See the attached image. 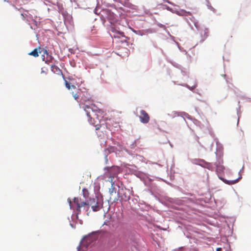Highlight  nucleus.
Wrapping results in <instances>:
<instances>
[{
    "instance_id": "nucleus-14",
    "label": "nucleus",
    "mask_w": 251,
    "mask_h": 251,
    "mask_svg": "<svg viewBox=\"0 0 251 251\" xmlns=\"http://www.w3.org/2000/svg\"><path fill=\"white\" fill-rule=\"evenodd\" d=\"M48 71V69L45 67H43L41 68V73L47 74Z\"/></svg>"
},
{
    "instance_id": "nucleus-9",
    "label": "nucleus",
    "mask_w": 251,
    "mask_h": 251,
    "mask_svg": "<svg viewBox=\"0 0 251 251\" xmlns=\"http://www.w3.org/2000/svg\"><path fill=\"white\" fill-rule=\"evenodd\" d=\"M110 181L111 182V188L109 189V192L110 195H112L113 193H116V189L114 187V182H113L112 179L110 180Z\"/></svg>"
},
{
    "instance_id": "nucleus-2",
    "label": "nucleus",
    "mask_w": 251,
    "mask_h": 251,
    "mask_svg": "<svg viewBox=\"0 0 251 251\" xmlns=\"http://www.w3.org/2000/svg\"><path fill=\"white\" fill-rule=\"evenodd\" d=\"M69 202L71 208L75 209L78 214L80 213L81 209L82 207H86V211H87L90 206L93 211L97 212L99 211L102 207V203L97 197L90 199L88 202L82 201L79 198H75L73 202L70 200Z\"/></svg>"
},
{
    "instance_id": "nucleus-13",
    "label": "nucleus",
    "mask_w": 251,
    "mask_h": 251,
    "mask_svg": "<svg viewBox=\"0 0 251 251\" xmlns=\"http://www.w3.org/2000/svg\"><path fill=\"white\" fill-rule=\"evenodd\" d=\"M238 181V179H237L231 180V181H228V180L226 181V183L228 184H235V183H236Z\"/></svg>"
},
{
    "instance_id": "nucleus-12",
    "label": "nucleus",
    "mask_w": 251,
    "mask_h": 251,
    "mask_svg": "<svg viewBox=\"0 0 251 251\" xmlns=\"http://www.w3.org/2000/svg\"><path fill=\"white\" fill-rule=\"evenodd\" d=\"M83 195L85 198H87L89 196V192L87 189L84 188L82 190Z\"/></svg>"
},
{
    "instance_id": "nucleus-15",
    "label": "nucleus",
    "mask_w": 251,
    "mask_h": 251,
    "mask_svg": "<svg viewBox=\"0 0 251 251\" xmlns=\"http://www.w3.org/2000/svg\"><path fill=\"white\" fill-rule=\"evenodd\" d=\"M21 16L22 17V19L23 20H25L26 19V17H28V16L26 14L24 15V14L22 13Z\"/></svg>"
},
{
    "instance_id": "nucleus-21",
    "label": "nucleus",
    "mask_w": 251,
    "mask_h": 251,
    "mask_svg": "<svg viewBox=\"0 0 251 251\" xmlns=\"http://www.w3.org/2000/svg\"><path fill=\"white\" fill-rule=\"evenodd\" d=\"M195 87H196V86H194V87H193V88L192 89H192H194Z\"/></svg>"
},
{
    "instance_id": "nucleus-18",
    "label": "nucleus",
    "mask_w": 251,
    "mask_h": 251,
    "mask_svg": "<svg viewBox=\"0 0 251 251\" xmlns=\"http://www.w3.org/2000/svg\"><path fill=\"white\" fill-rule=\"evenodd\" d=\"M50 60H46V61H45V62H46V63H49L50 62Z\"/></svg>"
},
{
    "instance_id": "nucleus-4",
    "label": "nucleus",
    "mask_w": 251,
    "mask_h": 251,
    "mask_svg": "<svg viewBox=\"0 0 251 251\" xmlns=\"http://www.w3.org/2000/svg\"><path fill=\"white\" fill-rule=\"evenodd\" d=\"M65 85L68 90L75 89L76 86H78L79 83L77 82L75 78L69 76L68 80L65 79Z\"/></svg>"
},
{
    "instance_id": "nucleus-1",
    "label": "nucleus",
    "mask_w": 251,
    "mask_h": 251,
    "mask_svg": "<svg viewBox=\"0 0 251 251\" xmlns=\"http://www.w3.org/2000/svg\"><path fill=\"white\" fill-rule=\"evenodd\" d=\"M82 108L86 113L90 124L95 127L96 131L101 129V132H105L104 124L100 123L106 113L102 109H98L95 104H92L91 107L84 105Z\"/></svg>"
},
{
    "instance_id": "nucleus-16",
    "label": "nucleus",
    "mask_w": 251,
    "mask_h": 251,
    "mask_svg": "<svg viewBox=\"0 0 251 251\" xmlns=\"http://www.w3.org/2000/svg\"><path fill=\"white\" fill-rule=\"evenodd\" d=\"M105 126H106L107 128L110 129V126L109 123H108V122H105Z\"/></svg>"
},
{
    "instance_id": "nucleus-8",
    "label": "nucleus",
    "mask_w": 251,
    "mask_h": 251,
    "mask_svg": "<svg viewBox=\"0 0 251 251\" xmlns=\"http://www.w3.org/2000/svg\"><path fill=\"white\" fill-rule=\"evenodd\" d=\"M52 72L57 75H62L61 70L56 65H52L51 66Z\"/></svg>"
},
{
    "instance_id": "nucleus-5",
    "label": "nucleus",
    "mask_w": 251,
    "mask_h": 251,
    "mask_svg": "<svg viewBox=\"0 0 251 251\" xmlns=\"http://www.w3.org/2000/svg\"><path fill=\"white\" fill-rule=\"evenodd\" d=\"M140 115L139 118L141 123L143 124H147L150 121V116L149 114L144 110L140 111Z\"/></svg>"
},
{
    "instance_id": "nucleus-22",
    "label": "nucleus",
    "mask_w": 251,
    "mask_h": 251,
    "mask_svg": "<svg viewBox=\"0 0 251 251\" xmlns=\"http://www.w3.org/2000/svg\"><path fill=\"white\" fill-rule=\"evenodd\" d=\"M4 1H8L7 0H3Z\"/></svg>"
},
{
    "instance_id": "nucleus-11",
    "label": "nucleus",
    "mask_w": 251,
    "mask_h": 251,
    "mask_svg": "<svg viewBox=\"0 0 251 251\" xmlns=\"http://www.w3.org/2000/svg\"><path fill=\"white\" fill-rule=\"evenodd\" d=\"M118 199H119L120 198L122 200H123L125 201H127L129 198V196H127L126 195H124V197L122 195L121 196L120 193H118Z\"/></svg>"
},
{
    "instance_id": "nucleus-10",
    "label": "nucleus",
    "mask_w": 251,
    "mask_h": 251,
    "mask_svg": "<svg viewBox=\"0 0 251 251\" xmlns=\"http://www.w3.org/2000/svg\"><path fill=\"white\" fill-rule=\"evenodd\" d=\"M29 55L33 56L35 57H37L39 56V53L37 49H35L33 51L28 53Z\"/></svg>"
},
{
    "instance_id": "nucleus-17",
    "label": "nucleus",
    "mask_w": 251,
    "mask_h": 251,
    "mask_svg": "<svg viewBox=\"0 0 251 251\" xmlns=\"http://www.w3.org/2000/svg\"><path fill=\"white\" fill-rule=\"evenodd\" d=\"M222 249L221 248H217V251H221Z\"/></svg>"
},
{
    "instance_id": "nucleus-3",
    "label": "nucleus",
    "mask_w": 251,
    "mask_h": 251,
    "mask_svg": "<svg viewBox=\"0 0 251 251\" xmlns=\"http://www.w3.org/2000/svg\"><path fill=\"white\" fill-rule=\"evenodd\" d=\"M107 171L105 173L106 177H108L109 178L113 180L120 172V168L117 166H112L111 167H107L105 168Z\"/></svg>"
},
{
    "instance_id": "nucleus-7",
    "label": "nucleus",
    "mask_w": 251,
    "mask_h": 251,
    "mask_svg": "<svg viewBox=\"0 0 251 251\" xmlns=\"http://www.w3.org/2000/svg\"><path fill=\"white\" fill-rule=\"evenodd\" d=\"M71 90L72 91L71 92V93L72 94L75 100L78 101V100L79 99L80 97L81 92V89H77L76 86L75 89H72Z\"/></svg>"
},
{
    "instance_id": "nucleus-19",
    "label": "nucleus",
    "mask_w": 251,
    "mask_h": 251,
    "mask_svg": "<svg viewBox=\"0 0 251 251\" xmlns=\"http://www.w3.org/2000/svg\"><path fill=\"white\" fill-rule=\"evenodd\" d=\"M97 134L99 136H100L101 135V134H99L98 132H97Z\"/></svg>"
},
{
    "instance_id": "nucleus-6",
    "label": "nucleus",
    "mask_w": 251,
    "mask_h": 251,
    "mask_svg": "<svg viewBox=\"0 0 251 251\" xmlns=\"http://www.w3.org/2000/svg\"><path fill=\"white\" fill-rule=\"evenodd\" d=\"M82 96H81V99L83 101H92V97L89 92L85 90L84 91H81Z\"/></svg>"
},
{
    "instance_id": "nucleus-20",
    "label": "nucleus",
    "mask_w": 251,
    "mask_h": 251,
    "mask_svg": "<svg viewBox=\"0 0 251 251\" xmlns=\"http://www.w3.org/2000/svg\"><path fill=\"white\" fill-rule=\"evenodd\" d=\"M45 52L46 53L48 54V52H47V50H45Z\"/></svg>"
}]
</instances>
